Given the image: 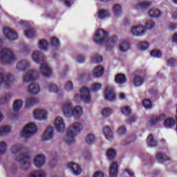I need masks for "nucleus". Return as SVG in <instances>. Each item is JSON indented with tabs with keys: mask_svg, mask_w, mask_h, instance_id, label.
I'll return each instance as SVG.
<instances>
[{
	"mask_svg": "<svg viewBox=\"0 0 177 177\" xmlns=\"http://www.w3.org/2000/svg\"><path fill=\"white\" fill-rule=\"evenodd\" d=\"M12 151L15 156V160H17V161H19L22 165V169H24V171L28 169L31 164V157L30 156V154L27 153V149L21 148L19 145H17L12 147Z\"/></svg>",
	"mask_w": 177,
	"mask_h": 177,
	"instance_id": "obj_1",
	"label": "nucleus"
},
{
	"mask_svg": "<svg viewBox=\"0 0 177 177\" xmlns=\"http://www.w3.org/2000/svg\"><path fill=\"white\" fill-rule=\"evenodd\" d=\"M32 59L38 64H41L40 74L43 77H50L52 75V68L48 64H44L46 61V57L44 54L39 51H35L32 55Z\"/></svg>",
	"mask_w": 177,
	"mask_h": 177,
	"instance_id": "obj_2",
	"label": "nucleus"
},
{
	"mask_svg": "<svg viewBox=\"0 0 177 177\" xmlns=\"http://www.w3.org/2000/svg\"><path fill=\"white\" fill-rule=\"evenodd\" d=\"M62 111L64 114L65 117H77V118L82 115L83 111L82 108L81 106H73V104L70 101H66L62 104Z\"/></svg>",
	"mask_w": 177,
	"mask_h": 177,
	"instance_id": "obj_3",
	"label": "nucleus"
},
{
	"mask_svg": "<svg viewBox=\"0 0 177 177\" xmlns=\"http://www.w3.org/2000/svg\"><path fill=\"white\" fill-rule=\"evenodd\" d=\"M17 59L15 53L10 48H3L0 50V63L3 64H12L15 63Z\"/></svg>",
	"mask_w": 177,
	"mask_h": 177,
	"instance_id": "obj_4",
	"label": "nucleus"
},
{
	"mask_svg": "<svg viewBox=\"0 0 177 177\" xmlns=\"http://www.w3.org/2000/svg\"><path fill=\"white\" fill-rule=\"evenodd\" d=\"M81 132V124L74 123L72 124L67 131L66 137L65 139L66 143L68 145H71L74 143L75 138Z\"/></svg>",
	"mask_w": 177,
	"mask_h": 177,
	"instance_id": "obj_5",
	"label": "nucleus"
},
{
	"mask_svg": "<svg viewBox=\"0 0 177 177\" xmlns=\"http://www.w3.org/2000/svg\"><path fill=\"white\" fill-rule=\"evenodd\" d=\"M80 95L77 94L75 96L76 100H82L86 104H88L92 102V97L91 96V89L88 87H82L80 90Z\"/></svg>",
	"mask_w": 177,
	"mask_h": 177,
	"instance_id": "obj_6",
	"label": "nucleus"
},
{
	"mask_svg": "<svg viewBox=\"0 0 177 177\" xmlns=\"http://www.w3.org/2000/svg\"><path fill=\"white\" fill-rule=\"evenodd\" d=\"M37 131H38L37 125L34 123H28L22 129L20 134L21 138H24V139H28V138H31V136L35 135V133H37Z\"/></svg>",
	"mask_w": 177,
	"mask_h": 177,
	"instance_id": "obj_7",
	"label": "nucleus"
},
{
	"mask_svg": "<svg viewBox=\"0 0 177 177\" xmlns=\"http://www.w3.org/2000/svg\"><path fill=\"white\" fill-rule=\"evenodd\" d=\"M14 80L15 79L10 73H6L5 70L0 68V86L1 85L6 87L10 86Z\"/></svg>",
	"mask_w": 177,
	"mask_h": 177,
	"instance_id": "obj_8",
	"label": "nucleus"
},
{
	"mask_svg": "<svg viewBox=\"0 0 177 177\" xmlns=\"http://www.w3.org/2000/svg\"><path fill=\"white\" fill-rule=\"evenodd\" d=\"M107 37H109L107 32L104 31L103 29H98L95 34L93 41L96 44H102L107 39Z\"/></svg>",
	"mask_w": 177,
	"mask_h": 177,
	"instance_id": "obj_9",
	"label": "nucleus"
},
{
	"mask_svg": "<svg viewBox=\"0 0 177 177\" xmlns=\"http://www.w3.org/2000/svg\"><path fill=\"white\" fill-rule=\"evenodd\" d=\"M104 95L105 100L108 102H114V100H115V93H114V88L110 86H106Z\"/></svg>",
	"mask_w": 177,
	"mask_h": 177,
	"instance_id": "obj_10",
	"label": "nucleus"
},
{
	"mask_svg": "<svg viewBox=\"0 0 177 177\" xmlns=\"http://www.w3.org/2000/svg\"><path fill=\"white\" fill-rule=\"evenodd\" d=\"M3 32L8 39L15 41L17 39V33L10 28H5L3 30Z\"/></svg>",
	"mask_w": 177,
	"mask_h": 177,
	"instance_id": "obj_11",
	"label": "nucleus"
},
{
	"mask_svg": "<svg viewBox=\"0 0 177 177\" xmlns=\"http://www.w3.org/2000/svg\"><path fill=\"white\" fill-rule=\"evenodd\" d=\"M33 115L35 120L42 121V120H46L48 118V113L44 109H36L33 112Z\"/></svg>",
	"mask_w": 177,
	"mask_h": 177,
	"instance_id": "obj_12",
	"label": "nucleus"
},
{
	"mask_svg": "<svg viewBox=\"0 0 177 177\" xmlns=\"http://www.w3.org/2000/svg\"><path fill=\"white\" fill-rule=\"evenodd\" d=\"M37 75L38 73L37 71H29L24 76L23 82H30L31 81H34V80L37 78Z\"/></svg>",
	"mask_w": 177,
	"mask_h": 177,
	"instance_id": "obj_13",
	"label": "nucleus"
},
{
	"mask_svg": "<svg viewBox=\"0 0 177 177\" xmlns=\"http://www.w3.org/2000/svg\"><path fill=\"white\" fill-rule=\"evenodd\" d=\"M35 165L37 168H42L46 162L45 156L44 155H37L34 159Z\"/></svg>",
	"mask_w": 177,
	"mask_h": 177,
	"instance_id": "obj_14",
	"label": "nucleus"
},
{
	"mask_svg": "<svg viewBox=\"0 0 177 177\" xmlns=\"http://www.w3.org/2000/svg\"><path fill=\"white\" fill-rule=\"evenodd\" d=\"M55 133L53 132V128L48 127L43 133L42 140L46 142L48 140H52L53 139Z\"/></svg>",
	"mask_w": 177,
	"mask_h": 177,
	"instance_id": "obj_15",
	"label": "nucleus"
},
{
	"mask_svg": "<svg viewBox=\"0 0 177 177\" xmlns=\"http://www.w3.org/2000/svg\"><path fill=\"white\" fill-rule=\"evenodd\" d=\"M55 127L58 132H63L66 128L64 121L62 117H57L55 121Z\"/></svg>",
	"mask_w": 177,
	"mask_h": 177,
	"instance_id": "obj_16",
	"label": "nucleus"
},
{
	"mask_svg": "<svg viewBox=\"0 0 177 177\" xmlns=\"http://www.w3.org/2000/svg\"><path fill=\"white\" fill-rule=\"evenodd\" d=\"M68 167L71 169L74 175L78 176V175H81L82 169L81 166L77 163H69L68 164Z\"/></svg>",
	"mask_w": 177,
	"mask_h": 177,
	"instance_id": "obj_17",
	"label": "nucleus"
},
{
	"mask_svg": "<svg viewBox=\"0 0 177 177\" xmlns=\"http://www.w3.org/2000/svg\"><path fill=\"white\" fill-rule=\"evenodd\" d=\"M41 91V88L39 87V84L37 83H32L28 87V92L30 95H38Z\"/></svg>",
	"mask_w": 177,
	"mask_h": 177,
	"instance_id": "obj_18",
	"label": "nucleus"
},
{
	"mask_svg": "<svg viewBox=\"0 0 177 177\" xmlns=\"http://www.w3.org/2000/svg\"><path fill=\"white\" fill-rule=\"evenodd\" d=\"M131 32L136 37H141L146 32V29L142 26H135L131 29Z\"/></svg>",
	"mask_w": 177,
	"mask_h": 177,
	"instance_id": "obj_19",
	"label": "nucleus"
},
{
	"mask_svg": "<svg viewBox=\"0 0 177 177\" xmlns=\"http://www.w3.org/2000/svg\"><path fill=\"white\" fill-rule=\"evenodd\" d=\"M30 67V62L27 60H21L17 64V69L19 71H26Z\"/></svg>",
	"mask_w": 177,
	"mask_h": 177,
	"instance_id": "obj_20",
	"label": "nucleus"
},
{
	"mask_svg": "<svg viewBox=\"0 0 177 177\" xmlns=\"http://www.w3.org/2000/svg\"><path fill=\"white\" fill-rule=\"evenodd\" d=\"M103 133L107 140L111 141L114 139V136L113 135V130L111 129V128H110V127L105 126L103 128Z\"/></svg>",
	"mask_w": 177,
	"mask_h": 177,
	"instance_id": "obj_21",
	"label": "nucleus"
},
{
	"mask_svg": "<svg viewBox=\"0 0 177 177\" xmlns=\"http://www.w3.org/2000/svg\"><path fill=\"white\" fill-rule=\"evenodd\" d=\"M109 171L110 177H117V175H118V164L117 162H112Z\"/></svg>",
	"mask_w": 177,
	"mask_h": 177,
	"instance_id": "obj_22",
	"label": "nucleus"
},
{
	"mask_svg": "<svg viewBox=\"0 0 177 177\" xmlns=\"http://www.w3.org/2000/svg\"><path fill=\"white\" fill-rule=\"evenodd\" d=\"M165 117V114H161V115H156V116H152L149 121L150 125H156V124H158V122H160V121H162V120H164Z\"/></svg>",
	"mask_w": 177,
	"mask_h": 177,
	"instance_id": "obj_23",
	"label": "nucleus"
},
{
	"mask_svg": "<svg viewBox=\"0 0 177 177\" xmlns=\"http://www.w3.org/2000/svg\"><path fill=\"white\" fill-rule=\"evenodd\" d=\"M115 44H117V36L111 37L106 41L107 50H110L111 48H114Z\"/></svg>",
	"mask_w": 177,
	"mask_h": 177,
	"instance_id": "obj_24",
	"label": "nucleus"
},
{
	"mask_svg": "<svg viewBox=\"0 0 177 177\" xmlns=\"http://www.w3.org/2000/svg\"><path fill=\"white\" fill-rule=\"evenodd\" d=\"M115 82L122 85L127 82V77L122 73H119L115 77Z\"/></svg>",
	"mask_w": 177,
	"mask_h": 177,
	"instance_id": "obj_25",
	"label": "nucleus"
},
{
	"mask_svg": "<svg viewBox=\"0 0 177 177\" xmlns=\"http://www.w3.org/2000/svg\"><path fill=\"white\" fill-rule=\"evenodd\" d=\"M27 177H46V172L44 170H36L30 172Z\"/></svg>",
	"mask_w": 177,
	"mask_h": 177,
	"instance_id": "obj_26",
	"label": "nucleus"
},
{
	"mask_svg": "<svg viewBox=\"0 0 177 177\" xmlns=\"http://www.w3.org/2000/svg\"><path fill=\"white\" fill-rule=\"evenodd\" d=\"M147 143L150 147H156L158 145L157 140L154 139L153 134H149L147 138Z\"/></svg>",
	"mask_w": 177,
	"mask_h": 177,
	"instance_id": "obj_27",
	"label": "nucleus"
},
{
	"mask_svg": "<svg viewBox=\"0 0 177 177\" xmlns=\"http://www.w3.org/2000/svg\"><path fill=\"white\" fill-rule=\"evenodd\" d=\"M102 75H103V67L101 66L95 67L93 72V76L94 78H100Z\"/></svg>",
	"mask_w": 177,
	"mask_h": 177,
	"instance_id": "obj_28",
	"label": "nucleus"
},
{
	"mask_svg": "<svg viewBox=\"0 0 177 177\" xmlns=\"http://www.w3.org/2000/svg\"><path fill=\"white\" fill-rule=\"evenodd\" d=\"M38 100L35 97H29L26 99V107H32L34 104H37L38 103Z\"/></svg>",
	"mask_w": 177,
	"mask_h": 177,
	"instance_id": "obj_29",
	"label": "nucleus"
},
{
	"mask_svg": "<svg viewBox=\"0 0 177 177\" xmlns=\"http://www.w3.org/2000/svg\"><path fill=\"white\" fill-rule=\"evenodd\" d=\"M143 82H145V81L143 80V77L139 75L134 76V78L133 80V85H135L136 86H142V85H143Z\"/></svg>",
	"mask_w": 177,
	"mask_h": 177,
	"instance_id": "obj_30",
	"label": "nucleus"
},
{
	"mask_svg": "<svg viewBox=\"0 0 177 177\" xmlns=\"http://www.w3.org/2000/svg\"><path fill=\"white\" fill-rule=\"evenodd\" d=\"M129 48L130 45L129 41L128 40L123 41L119 46L120 52H127V50H128Z\"/></svg>",
	"mask_w": 177,
	"mask_h": 177,
	"instance_id": "obj_31",
	"label": "nucleus"
},
{
	"mask_svg": "<svg viewBox=\"0 0 177 177\" xmlns=\"http://www.w3.org/2000/svg\"><path fill=\"white\" fill-rule=\"evenodd\" d=\"M161 15H162V12H161V11H160V10L156 9V8H152L149 12V15L151 17H161Z\"/></svg>",
	"mask_w": 177,
	"mask_h": 177,
	"instance_id": "obj_32",
	"label": "nucleus"
},
{
	"mask_svg": "<svg viewBox=\"0 0 177 177\" xmlns=\"http://www.w3.org/2000/svg\"><path fill=\"white\" fill-rule=\"evenodd\" d=\"M101 114L104 118H107L108 117H110L111 114H113V109L109 107L104 108L101 112Z\"/></svg>",
	"mask_w": 177,
	"mask_h": 177,
	"instance_id": "obj_33",
	"label": "nucleus"
},
{
	"mask_svg": "<svg viewBox=\"0 0 177 177\" xmlns=\"http://www.w3.org/2000/svg\"><path fill=\"white\" fill-rule=\"evenodd\" d=\"M10 132V127L9 126L0 127V136H6Z\"/></svg>",
	"mask_w": 177,
	"mask_h": 177,
	"instance_id": "obj_34",
	"label": "nucleus"
},
{
	"mask_svg": "<svg viewBox=\"0 0 177 177\" xmlns=\"http://www.w3.org/2000/svg\"><path fill=\"white\" fill-rule=\"evenodd\" d=\"M38 46L39 49H42L43 50H47L48 48H49V43L47 42L45 39H41L39 41Z\"/></svg>",
	"mask_w": 177,
	"mask_h": 177,
	"instance_id": "obj_35",
	"label": "nucleus"
},
{
	"mask_svg": "<svg viewBox=\"0 0 177 177\" xmlns=\"http://www.w3.org/2000/svg\"><path fill=\"white\" fill-rule=\"evenodd\" d=\"M113 13L116 17H118V16H121V15H122V8H121V6L118 4L114 5Z\"/></svg>",
	"mask_w": 177,
	"mask_h": 177,
	"instance_id": "obj_36",
	"label": "nucleus"
},
{
	"mask_svg": "<svg viewBox=\"0 0 177 177\" xmlns=\"http://www.w3.org/2000/svg\"><path fill=\"white\" fill-rule=\"evenodd\" d=\"M23 101L21 100H17L13 103L14 111H19L21 107H23Z\"/></svg>",
	"mask_w": 177,
	"mask_h": 177,
	"instance_id": "obj_37",
	"label": "nucleus"
},
{
	"mask_svg": "<svg viewBox=\"0 0 177 177\" xmlns=\"http://www.w3.org/2000/svg\"><path fill=\"white\" fill-rule=\"evenodd\" d=\"M97 16L99 19H106V17H109V16H110V12L106 10H100L97 12Z\"/></svg>",
	"mask_w": 177,
	"mask_h": 177,
	"instance_id": "obj_38",
	"label": "nucleus"
},
{
	"mask_svg": "<svg viewBox=\"0 0 177 177\" xmlns=\"http://www.w3.org/2000/svg\"><path fill=\"white\" fill-rule=\"evenodd\" d=\"M164 125L166 128H172L175 127V120H174V118H169L165 120Z\"/></svg>",
	"mask_w": 177,
	"mask_h": 177,
	"instance_id": "obj_39",
	"label": "nucleus"
},
{
	"mask_svg": "<svg viewBox=\"0 0 177 177\" xmlns=\"http://www.w3.org/2000/svg\"><path fill=\"white\" fill-rule=\"evenodd\" d=\"M95 140H96V138L93 133H89L86 137V143L88 145H92L95 143Z\"/></svg>",
	"mask_w": 177,
	"mask_h": 177,
	"instance_id": "obj_40",
	"label": "nucleus"
},
{
	"mask_svg": "<svg viewBox=\"0 0 177 177\" xmlns=\"http://www.w3.org/2000/svg\"><path fill=\"white\" fill-rule=\"evenodd\" d=\"M107 158L109 160H114L117 156V152L114 149H110L106 153Z\"/></svg>",
	"mask_w": 177,
	"mask_h": 177,
	"instance_id": "obj_41",
	"label": "nucleus"
},
{
	"mask_svg": "<svg viewBox=\"0 0 177 177\" xmlns=\"http://www.w3.org/2000/svg\"><path fill=\"white\" fill-rule=\"evenodd\" d=\"M156 160H158L159 161H169L171 160L169 157H167L165 153H158L156 154Z\"/></svg>",
	"mask_w": 177,
	"mask_h": 177,
	"instance_id": "obj_42",
	"label": "nucleus"
},
{
	"mask_svg": "<svg viewBox=\"0 0 177 177\" xmlns=\"http://www.w3.org/2000/svg\"><path fill=\"white\" fill-rule=\"evenodd\" d=\"M25 35L27 37V38H33V37L37 35V33L35 32V30L34 28H30L25 31Z\"/></svg>",
	"mask_w": 177,
	"mask_h": 177,
	"instance_id": "obj_43",
	"label": "nucleus"
},
{
	"mask_svg": "<svg viewBox=\"0 0 177 177\" xmlns=\"http://www.w3.org/2000/svg\"><path fill=\"white\" fill-rule=\"evenodd\" d=\"M10 97H12L9 94H6L5 95L2 96L0 99V104H8V102L9 100H10Z\"/></svg>",
	"mask_w": 177,
	"mask_h": 177,
	"instance_id": "obj_44",
	"label": "nucleus"
},
{
	"mask_svg": "<svg viewBox=\"0 0 177 177\" xmlns=\"http://www.w3.org/2000/svg\"><path fill=\"white\" fill-rule=\"evenodd\" d=\"M138 48L140 50H146L149 49V43L147 41H142L138 44Z\"/></svg>",
	"mask_w": 177,
	"mask_h": 177,
	"instance_id": "obj_45",
	"label": "nucleus"
},
{
	"mask_svg": "<svg viewBox=\"0 0 177 177\" xmlns=\"http://www.w3.org/2000/svg\"><path fill=\"white\" fill-rule=\"evenodd\" d=\"M103 62V57L99 55H95L91 58V63H102Z\"/></svg>",
	"mask_w": 177,
	"mask_h": 177,
	"instance_id": "obj_46",
	"label": "nucleus"
},
{
	"mask_svg": "<svg viewBox=\"0 0 177 177\" xmlns=\"http://www.w3.org/2000/svg\"><path fill=\"white\" fill-rule=\"evenodd\" d=\"M149 6H151V3L149 1H142L138 5V8H141L142 9H146V8H149Z\"/></svg>",
	"mask_w": 177,
	"mask_h": 177,
	"instance_id": "obj_47",
	"label": "nucleus"
},
{
	"mask_svg": "<svg viewBox=\"0 0 177 177\" xmlns=\"http://www.w3.org/2000/svg\"><path fill=\"white\" fill-rule=\"evenodd\" d=\"M121 113L124 114V115H131V108L129 106L122 107L121 109Z\"/></svg>",
	"mask_w": 177,
	"mask_h": 177,
	"instance_id": "obj_48",
	"label": "nucleus"
},
{
	"mask_svg": "<svg viewBox=\"0 0 177 177\" xmlns=\"http://www.w3.org/2000/svg\"><path fill=\"white\" fill-rule=\"evenodd\" d=\"M51 45H53V46H55L56 48H59V46H60L59 39H57L56 37H53L51 38Z\"/></svg>",
	"mask_w": 177,
	"mask_h": 177,
	"instance_id": "obj_49",
	"label": "nucleus"
},
{
	"mask_svg": "<svg viewBox=\"0 0 177 177\" xmlns=\"http://www.w3.org/2000/svg\"><path fill=\"white\" fill-rule=\"evenodd\" d=\"M102 89V84L100 83H95L91 86V91L93 92H97Z\"/></svg>",
	"mask_w": 177,
	"mask_h": 177,
	"instance_id": "obj_50",
	"label": "nucleus"
},
{
	"mask_svg": "<svg viewBox=\"0 0 177 177\" xmlns=\"http://www.w3.org/2000/svg\"><path fill=\"white\" fill-rule=\"evenodd\" d=\"M150 55L151 56H152V57H161V56L162 55L161 51L158 50H153L151 51Z\"/></svg>",
	"mask_w": 177,
	"mask_h": 177,
	"instance_id": "obj_51",
	"label": "nucleus"
},
{
	"mask_svg": "<svg viewBox=\"0 0 177 177\" xmlns=\"http://www.w3.org/2000/svg\"><path fill=\"white\" fill-rule=\"evenodd\" d=\"M142 104L145 109H151L152 105H151V101H150L149 99H146L144 100L142 102Z\"/></svg>",
	"mask_w": 177,
	"mask_h": 177,
	"instance_id": "obj_52",
	"label": "nucleus"
},
{
	"mask_svg": "<svg viewBox=\"0 0 177 177\" xmlns=\"http://www.w3.org/2000/svg\"><path fill=\"white\" fill-rule=\"evenodd\" d=\"M73 88H74V85L73 84V82L71 81H68L65 84V89L68 92H70V91H73Z\"/></svg>",
	"mask_w": 177,
	"mask_h": 177,
	"instance_id": "obj_53",
	"label": "nucleus"
},
{
	"mask_svg": "<svg viewBox=\"0 0 177 177\" xmlns=\"http://www.w3.org/2000/svg\"><path fill=\"white\" fill-rule=\"evenodd\" d=\"M155 26H156V23H154V21L151 20H148L146 22V28L148 30H151V28H153Z\"/></svg>",
	"mask_w": 177,
	"mask_h": 177,
	"instance_id": "obj_54",
	"label": "nucleus"
},
{
	"mask_svg": "<svg viewBox=\"0 0 177 177\" xmlns=\"http://www.w3.org/2000/svg\"><path fill=\"white\" fill-rule=\"evenodd\" d=\"M6 153V143L1 142L0 143V154H5Z\"/></svg>",
	"mask_w": 177,
	"mask_h": 177,
	"instance_id": "obj_55",
	"label": "nucleus"
},
{
	"mask_svg": "<svg viewBox=\"0 0 177 177\" xmlns=\"http://www.w3.org/2000/svg\"><path fill=\"white\" fill-rule=\"evenodd\" d=\"M118 133L120 136L122 135H125V133H127V127H125V126L120 127L118 130Z\"/></svg>",
	"mask_w": 177,
	"mask_h": 177,
	"instance_id": "obj_56",
	"label": "nucleus"
},
{
	"mask_svg": "<svg viewBox=\"0 0 177 177\" xmlns=\"http://www.w3.org/2000/svg\"><path fill=\"white\" fill-rule=\"evenodd\" d=\"M48 88L50 92H59V89L57 88V86H56V84H49Z\"/></svg>",
	"mask_w": 177,
	"mask_h": 177,
	"instance_id": "obj_57",
	"label": "nucleus"
},
{
	"mask_svg": "<svg viewBox=\"0 0 177 177\" xmlns=\"http://www.w3.org/2000/svg\"><path fill=\"white\" fill-rule=\"evenodd\" d=\"M167 64L168 66H170V67H172L176 64V59L174 58H170L167 60Z\"/></svg>",
	"mask_w": 177,
	"mask_h": 177,
	"instance_id": "obj_58",
	"label": "nucleus"
},
{
	"mask_svg": "<svg viewBox=\"0 0 177 177\" xmlns=\"http://www.w3.org/2000/svg\"><path fill=\"white\" fill-rule=\"evenodd\" d=\"M93 177H104L103 171H96L94 173Z\"/></svg>",
	"mask_w": 177,
	"mask_h": 177,
	"instance_id": "obj_59",
	"label": "nucleus"
},
{
	"mask_svg": "<svg viewBox=\"0 0 177 177\" xmlns=\"http://www.w3.org/2000/svg\"><path fill=\"white\" fill-rule=\"evenodd\" d=\"M77 60L78 63H84V62H85V57L78 55L77 57Z\"/></svg>",
	"mask_w": 177,
	"mask_h": 177,
	"instance_id": "obj_60",
	"label": "nucleus"
},
{
	"mask_svg": "<svg viewBox=\"0 0 177 177\" xmlns=\"http://www.w3.org/2000/svg\"><path fill=\"white\" fill-rule=\"evenodd\" d=\"M64 3L68 8H70L74 3V1L73 0H64Z\"/></svg>",
	"mask_w": 177,
	"mask_h": 177,
	"instance_id": "obj_61",
	"label": "nucleus"
},
{
	"mask_svg": "<svg viewBox=\"0 0 177 177\" xmlns=\"http://www.w3.org/2000/svg\"><path fill=\"white\" fill-rule=\"evenodd\" d=\"M171 39H172V41H173L174 44H177V33H175V34L173 35Z\"/></svg>",
	"mask_w": 177,
	"mask_h": 177,
	"instance_id": "obj_62",
	"label": "nucleus"
},
{
	"mask_svg": "<svg viewBox=\"0 0 177 177\" xmlns=\"http://www.w3.org/2000/svg\"><path fill=\"white\" fill-rule=\"evenodd\" d=\"M125 172H127L130 176H133V171L129 169H125Z\"/></svg>",
	"mask_w": 177,
	"mask_h": 177,
	"instance_id": "obj_63",
	"label": "nucleus"
},
{
	"mask_svg": "<svg viewBox=\"0 0 177 177\" xmlns=\"http://www.w3.org/2000/svg\"><path fill=\"white\" fill-rule=\"evenodd\" d=\"M172 17L173 19H177V10L173 12Z\"/></svg>",
	"mask_w": 177,
	"mask_h": 177,
	"instance_id": "obj_64",
	"label": "nucleus"
}]
</instances>
